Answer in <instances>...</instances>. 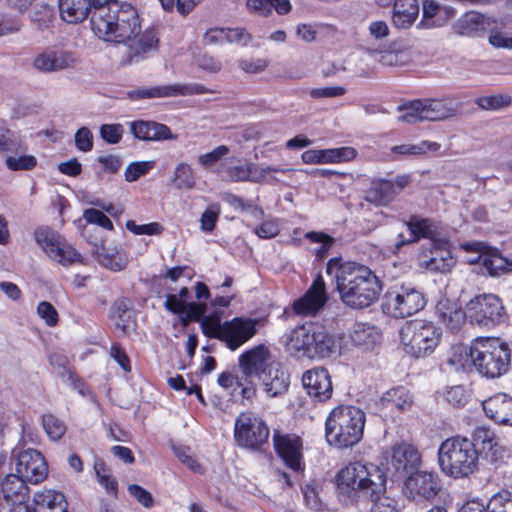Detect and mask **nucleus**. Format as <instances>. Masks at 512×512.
I'll return each mask as SVG.
<instances>
[{
	"label": "nucleus",
	"instance_id": "nucleus-22",
	"mask_svg": "<svg viewBox=\"0 0 512 512\" xmlns=\"http://www.w3.org/2000/svg\"><path fill=\"white\" fill-rule=\"evenodd\" d=\"M328 295L322 276H318L306 293L293 303V311L301 316H313L326 304Z\"/></svg>",
	"mask_w": 512,
	"mask_h": 512
},
{
	"label": "nucleus",
	"instance_id": "nucleus-6",
	"mask_svg": "<svg viewBox=\"0 0 512 512\" xmlns=\"http://www.w3.org/2000/svg\"><path fill=\"white\" fill-rule=\"evenodd\" d=\"M479 452L466 437H451L444 440L438 449L441 471L454 479L465 478L478 469Z\"/></svg>",
	"mask_w": 512,
	"mask_h": 512
},
{
	"label": "nucleus",
	"instance_id": "nucleus-49",
	"mask_svg": "<svg viewBox=\"0 0 512 512\" xmlns=\"http://www.w3.org/2000/svg\"><path fill=\"white\" fill-rule=\"evenodd\" d=\"M201 328L204 335L210 338H216L222 341V335L224 330V323H221V318L218 315L202 316Z\"/></svg>",
	"mask_w": 512,
	"mask_h": 512
},
{
	"label": "nucleus",
	"instance_id": "nucleus-58",
	"mask_svg": "<svg viewBox=\"0 0 512 512\" xmlns=\"http://www.w3.org/2000/svg\"><path fill=\"white\" fill-rule=\"evenodd\" d=\"M306 238L310 239L312 242L321 244V246L315 250V254L318 259H323L327 256L328 251L334 242L332 237L321 232H308L306 234Z\"/></svg>",
	"mask_w": 512,
	"mask_h": 512
},
{
	"label": "nucleus",
	"instance_id": "nucleus-47",
	"mask_svg": "<svg viewBox=\"0 0 512 512\" xmlns=\"http://www.w3.org/2000/svg\"><path fill=\"white\" fill-rule=\"evenodd\" d=\"M371 501L370 512H399L396 499L385 492L368 497Z\"/></svg>",
	"mask_w": 512,
	"mask_h": 512
},
{
	"label": "nucleus",
	"instance_id": "nucleus-52",
	"mask_svg": "<svg viewBox=\"0 0 512 512\" xmlns=\"http://www.w3.org/2000/svg\"><path fill=\"white\" fill-rule=\"evenodd\" d=\"M484 512H512V497L504 491L495 494L484 507Z\"/></svg>",
	"mask_w": 512,
	"mask_h": 512
},
{
	"label": "nucleus",
	"instance_id": "nucleus-31",
	"mask_svg": "<svg viewBox=\"0 0 512 512\" xmlns=\"http://www.w3.org/2000/svg\"><path fill=\"white\" fill-rule=\"evenodd\" d=\"M130 131L135 138L143 141L174 140L177 138L167 125L155 121L138 120L131 122Z\"/></svg>",
	"mask_w": 512,
	"mask_h": 512
},
{
	"label": "nucleus",
	"instance_id": "nucleus-29",
	"mask_svg": "<svg viewBox=\"0 0 512 512\" xmlns=\"http://www.w3.org/2000/svg\"><path fill=\"white\" fill-rule=\"evenodd\" d=\"M422 112L426 121H444L456 116L458 105L455 100L450 97L442 98H425L421 99Z\"/></svg>",
	"mask_w": 512,
	"mask_h": 512
},
{
	"label": "nucleus",
	"instance_id": "nucleus-54",
	"mask_svg": "<svg viewBox=\"0 0 512 512\" xmlns=\"http://www.w3.org/2000/svg\"><path fill=\"white\" fill-rule=\"evenodd\" d=\"M43 427L52 440H59L66 432V425L63 421L53 415L43 416Z\"/></svg>",
	"mask_w": 512,
	"mask_h": 512
},
{
	"label": "nucleus",
	"instance_id": "nucleus-12",
	"mask_svg": "<svg viewBox=\"0 0 512 512\" xmlns=\"http://www.w3.org/2000/svg\"><path fill=\"white\" fill-rule=\"evenodd\" d=\"M424 295L411 285H396L384 297V311L395 318L409 317L425 306Z\"/></svg>",
	"mask_w": 512,
	"mask_h": 512
},
{
	"label": "nucleus",
	"instance_id": "nucleus-60",
	"mask_svg": "<svg viewBox=\"0 0 512 512\" xmlns=\"http://www.w3.org/2000/svg\"><path fill=\"white\" fill-rule=\"evenodd\" d=\"M37 315L44 320L49 327H54L58 323V312L50 302H40L37 306Z\"/></svg>",
	"mask_w": 512,
	"mask_h": 512
},
{
	"label": "nucleus",
	"instance_id": "nucleus-44",
	"mask_svg": "<svg viewBox=\"0 0 512 512\" xmlns=\"http://www.w3.org/2000/svg\"><path fill=\"white\" fill-rule=\"evenodd\" d=\"M111 318L115 326L126 333L131 328V312L125 299L118 300L114 303L111 311Z\"/></svg>",
	"mask_w": 512,
	"mask_h": 512
},
{
	"label": "nucleus",
	"instance_id": "nucleus-37",
	"mask_svg": "<svg viewBox=\"0 0 512 512\" xmlns=\"http://www.w3.org/2000/svg\"><path fill=\"white\" fill-rule=\"evenodd\" d=\"M350 338L354 345L368 350L381 341V333L375 326L359 322L351 328Z\"/></svg>",
	"mask_w": 512,
	"mask_h": 512
},
{
	"label": "nucleus",
	"instance_id": "nucleus-59",
	"mask_svg": "<svg viewBox=\"0 0 512 512\" xmlns=\"http://www.w3.org/2000/svg\"><path fill=\"white\" fill-rule=\"evenodd\" d=\"M220 214V206L218 204L210 205L201 215L200 227L204 232H211L215 228L218 216Z\"/></svg>",
	"mask_w": 512,
	"mask_h": 512
},
{
	"label": "nucleus",
	"instance_id": "nucleus-36",
	"mask_svg": "<svg viewBox=\"0 0 512 512\" xmlns=\"http://www.w3.org/2000/svg\"><path fill=\"white\" fill-rule=\"evenodd\" d=\"M441 321L451 330H458L468 319L467 306L462 310L457 303L450 300H441L436 306Z\"/></svg>",
	"mask_w": 512,
	"mask_h": 512
},
{
	"label": "nucleus",
	"instance_id": "nucleus-9",
	"mask_svg": "<svg viewBox=\"0 0 512 512\" xmlns=\"http://www.w3.org/2000/svg\"><path fill=\"white\" fill-rule=\"evenodd\" d=\"M277 362L271 361L269 349L264 345H258L239 356V367L242 377L238 380L241 394L245 399H251L256 394L254 379L263 375L270 366Z\"/></svg>",
	"mask_w": 512,
	"mask_h": 512
},
{
	"label": "nucleus",
	"instance_id": "nucleus-8",
	"mask_svg": "<svg viewBox=\"0 0 512 512\" xmlns=\"http://www.w3.org/2000/svg\"><path fill=\"white\" fill-rule=\"evenodd\" d=\"M477 371L487 378L505 374L510 366V349L499 338H480L474 342Z\"/></svg>",
	"mask_w": 512,
	"mask_h": 512
},
{
	"label": "nucleus",
	"instance_id": "nucleus-57",
	"mask_svg": "<svg viewBox=\"0 0 512 512\" xmlns=\"http://www.w3.org/2000/svg\"><path fill=\"white\" fill-rule=\"evenodd\" d=\"M5 163L7 168L12 171L31 170L36 166L37 160L32 155L8 156Z\"/></svg>",
	"mask_w": 512,
	"mask_h": 512
},
{
	"label": "nucleus",
	"instance_id": "nucleus-15",
	"mask_svg": "<svg viewBox=\"0 0 512 512\" xmlns=\"http://www.w3.org/2000/svg\"><path fill=\"white\" fill-rule=\"evenodd\" d=\"M34 236L37 244L52 260L62 265L80 261V254L52 229L38 228Z\"/></svg>",
	"mask_w": 512,
	"mask_h": 512
},
{
	"label": "nucleus",
	"instance_id": "nucleus-20",
	"mask_svg": "<svg viewBox=\"0 0 512 512\" xmlns=\"http://www.w3.org/2000/svg\"><path fill=\"white\" fill-rule=\"evenodd\" d=\"M258 323L257 319L247 317H235L225 321L222 342L230 350H236L256 334Z\"/></svg>",
	"mask_w": 512,
	"mask_h": 512
},
{
	"label": "nucleus",
	"instance_id": "nucleus-45",
	"mask_svg": "<svg viewBox=\"0 0 512 512\" xmlns=\"http://www.w3.org/2000/svg\"><path fill=\"white\" fill-rule=\"evenodd\" d=\"M440 147V144L437 142L425 140L418 144L396 145L391 148V151L401 155H422L428 151L436 152Z\"/></svg>",
	"mask_w": 512,
	"mask_h": 512
},
{
	"label": "nucleus",
	"instance_id": "nucleus-56",
	"mask_svg": "<svg viewBox=\"0 0 512 512\" xmlns=\"http://www.w3.org/2000/svg\"><path fill=\"white\" fill-rule=\"evenodd\" d=\"M154 167V161H138L130 163L125 170V179L129 182L136 181L147 174Z\"/></svg>",
	"mask_w": 512,
	"mask_h": 512
},
{
	"label": "nucleus",
	"instance_id": "nucleus-16",
	"mask_svg": "<svg viewBox=\"0 0 512 512\" xmlns=\"http://www.w3.org/2000/svg\"><path fill=\"white\" fill-rule=\"evenodd\" d=\"M441 490V480L436 473L416 471L410 474L403 487L405 496L416 503L433 500Z\"/></svg>",
	"mask_w": 512,
	"mask_h": 512
},
{
	"label": "nucleus",
	"instance_id": "nucleus-24",
	"mask_svg": "<svg viewBox=\"0 0 512 512\" xmlns=\"http://www.w3.org/2000/svg\"><path fill=\"white\" fill-rule=\"evenodd\" d=\"M466 249H475L479 255L477 258H469L468 263L483 265L491 276H498L512 269V263L495 251H491L482 242L466 243Z\"/></svg>",
	"mask_w": 512,
	"mask_h": 512
},
{
	"label": "nucleus",
	"instance_id": "nucleus-23",
	"mask_svg": "<svg viewBox=\"0 0 512 512\" xmlns=\"http://www.w3.org/2000/svg\"><path fill=\"white\" fill-rule=\"evenodd\" d=\"M77 58L74 53L64 50L44 51L33 59L32 66L41 73H53L74 68Z\"/></svg>",
	"mask_w": 512,
	"mask_h": 512
},
{
	"label": "nucleus",
	"instance_id": "nucleus-51",
	"mask_svg": "<svg viewBox=\"0 0 512 512\" xmlns=\"http://www.w3.org/2000/svg\"><path fill=\"white\" fill-rule=\"evenodd\" d=\"M476 103L485 110H498L509 107L512 103V98L508 94H496L480 97Z\"/></svg>",
	"mask_w": 512,
	"mask_h": 512
},
{
	"label": "nucleus",
	"instance_id": "nucleus-19",
	"mask_svg": "<svg viewBox=\"0 0 512 512\" xmlns=\"http://www.w3.org/2000/svg\"><path fill=\"white\" fill-rule=\"evenodd\" d=\"M16 472L27 482L38 484L46 478L48 467L39 451L26 449L17 456Z\"/></svg>",
	"mask_w": 512,
	"mask_h": 512
},
{
	"label": "nucleus",
	"instance_id": "nucleus-26",
	"mask_svg": "<svg viewBox=\"0 0 512 512\" xmlns=\"http://www.w3.org/2000/svg\"><path fill=\"white\" fill-rule=\"evenodd\" d=\"M17 474L7 475L1 482V495L8 508L28 506L29 488Z\"/></svg>",
	"mask_w": 512,
	"mask_h": 512
},
{
	"label": "nucleus",
	"instance_id": "nucleus-18",
	"mask_svg": "<svg viewBox=\"0 0 512 512\" xmlns=\"http://www.w3.org/2000/svg\"><path fill=\"white\" fill-rule=\"evenodd\" d=\"M499 21L494 16L470 11L462 15L453 24L456 34L468 37H482L486 32H492L498 27ZM501 26H505L500 22Z\"/></svg>",
	"mask_w": 512,
	"mask_h": 512
},
{
	"label": "nucleus",
	"instance_id": "nucleus-7",
	"mask_svg": "<svg viewBox=\"0 0 512 512\" xmlns=\"http://www.w3.org/2000/svg\"><path fill=\"white\" fill-rule=\"evenodd\" d=\"M403 351L415 358L426 357L434 352L442 338V329L432 321L414 319L402 325L399 331Z\"/></svg>",
	"mask_w": 512,
	"mask_h": 512
},
{
	"label": "nucleus",
	"instance_id": "nucleus-11",
	"mask_svg": "<svg viewBox=\"0 0 512 512\" xmlns=\"http://www.w3.org/2000/svg\"><path fill=\"white\" fill-rule=\"evenodd\" d=\"M284 171L271 166L255 165L235 156L225 158L216 169L217 174L229 182H264L268 180L271 173Z\"/></svg>",
	"mask_w": 512,
	"mask_h": 512
},
{
	"label": "nucleus",
	"instance_id": "nucleus-38",
	"mask_svg": "<svg viewBox=\"0 0 512 512\" xmlns=\"http://www.w3.org/2000/svg\"><path fill=\"white\" fill-rule=\"evenodd\" d=\"M418 13L417 0H395L392 20L395 26L407 28L415 21Z\"/></svg>",
	"mask_w": 512,
	"mask_h": 512
},
{
	"label": "nucleus",
	"instance_id": "nucleus-35",
	"mask_svg": "<svg viewBox=\"0 0 512 512\" xmlns=\"http://www.w3.org/2000/svg\"><path fill=\"white\" fill-rule=\"evenodd\" d=\"M92 10L94 5L91 0H59L60 16L70 24L84 21Z\"/></svg>",
	"mask_w": 512,
	"mask_h": 512
},
{
	"label": "nucleus",
	"instance_id": "nucleus-4",
	"mask_svg": "<svg viewBox=\"0 0 512 512\" xmlns=\"http://www.w3.org/2000/svg\"><path fill=\"white\" fill-rule=\"evenodd\" d=\"M286 352L293 357L325 359L337 352L335 337L318 322H306L285 335Z\"/></svg>",
	"mask_w": 512,
	"mask_h": 512
},
{
	"label": "nucleus",
	"instance_id": "nucleus-64",
	"mask_svg": "<svg viewBox=\"0 0 512 512\" xmlns=\"http://www.w3.org/2000/svg\"><path fill=\"white\" fill-rule=\"evenodd\" d=\"M75 146L82 152H89L93 148V135L88 127H81L74 135Z\"/></svg>",
	"mask_w": 512,
	"mask_h": 512
},
{
	"label": "nucleus",
	"instance_id": "nucleus-5",
	"mask_svg": "<svg viewBox=\"0 0 512 512\" xmlns=\"http://www.w3.org/2000/svg\"><path fill=\"white\" fill-rule=\"evenodd\" d=\"M366 415L352 405L334 408L325 422V436L329 445L339 449L356 445L363 437Z\"/></svg>",
	"mask_w": 512,
	"mask_h": 512
},
{
	"label": "nucleus",
	"instance_id": "nucleus-50",
	"mask_svg": "<svg viewBox=\"0 0 512 512\" xmlns=\"http://www.w3.org/2000/svg\"><path fill=\"white\" fill-rule=\"evenodd\" d=\"M94 470L99 484L112 496L117 495L118 484L117 481L108 473L104 462L96 461Z\"/></svg>",
	"mask_w": 512,
	"mask_h": 512
},
{
	"label": "nucleus",
	"instance_id": "nucleus-30",
	"mask_svg": "<svg viewBox=\"0 0 512 512\" xmlns=\"http://www.w3.org/2000/svg\"><path fill=\"white\" fill-rule=\"evenodd\" d=\"M266 395L270 398L278 397L287 392L290 379L288 373L281 367L280 363L273 364L270 369L257 379Z\"/></svg>",
	"mask_w": 512,
	"mask_h": 512
},
{
	"label": "nucleus",
	"instance_id": "nucleus-10",
	"mask_svg": "<svg viewBox=\"0 0 512 512\" xmlns=\"http://www.w3.org/2000/svg\"><path fill=\"white\" fill-rule=\"evenodd\" d=\"M468 320L479 327L491 329L507 319L502 299L496 294L484 293L467 303Z\"/></svg>",
	"mask_w": 512,
	"mask_h": 512
},
{
	"label": "nucleus",
	"instance_id": "nucleus-42",
	"mask_svg": "<svg viewBox=\"0 0 512 512\" xmlns=\"http://www.w3.org/2000/svg\"><path fill=\"white\" fill-rule=\"evenodd\" d=\"M386 406L395 407L400 411L410 409L414 403L413 396L405 387H396L388 390L382 397Z\"/></svg>",
	"mask_w": 512,
	"mask_h": 512
},
{
	"label": "nucleus",
	"instance_id": "nucleus-3",
	"mask_svg": "<svg viewBox=\"0 0 512 512\" xmlns=\"http://www.w3.org/2000/svg\"><path fill=\"white\" fill-rule=\"evenodd\" d=\"M335 485L340 497L354 499L360 494L370 497L386 491L387 476L376 464L353 461L337 472Z\"/></svg>",
	"mask_w": 512,
	"mask_h": 512
},
{
	"label": "nucleus",
	"instance_id": "nucleus-13",
	"mask_svg": "<svg viewBox=\"0 0 512 512\" xmlns=\"http://www.w3.org/2000/svg\"><path fill=\"white\" fill-rule=\"evenodd\" d=\"M234 436L238 445L256 449L266 443L269 429L254 413L243 412L235 421Z\"/></svg>",
	"mask_w": 512,
	"mask_h": 512
},
{
	"label": "nucleus",
	"instance_id": "nucleus-17",
	"mask_svg": "<svg viewBox=\"0 0 512 512\" xmlns=\"http://www.w3.org/2000/svg\"><path fill=\"white\" fill-rule=\"evenodd\" d=\"M273 443L277 454L289 469L295 472L304 469L303 442L299 436L275 432Z\"/></svg>",
	"mask_w": 512,
	"mask_h": 512
},
{
	"label": "nucleus",
	"instance_id": "nucleus-21",
	"mask_svg": "<svg viewBox=\"0 0 512 512\" xmlns=\"http://www.w3.org/2000/svg\"><path fill=\"white\" fill-rule=\"evenodd\" d=\"M207 92L208 89L201 84H169L133 90L128 93V96L131 99H150L176 97L179 95H195Z\"/></svg>",
	"mask_w": 512,
	"mask_h": 512
},
{
	"label": "nucleus",
	"instance_id": "nucleus-48",
	"mask_svg": "<svg viewBox=\"0 0 512 512\" xmlns=\"http://www.w3.org/2000/svg\"><path fill=\"white\" fill-rule=\"evenodd\" d=\"M422 106L421 99L409 102L406 105L399 106V110L403 111V114L399 116V121L407 124H415L418 122L426 121L424 119V112L420 109Z\"/></svg>",
	"mask_w": 512,
	"mask_h": 512
},
{
	"label": "nucleus",
	"instance_id": "nucleus-40",
	"mask_svg": "<svg viewBox=\"0 0 512 512\" xmlns=\"http://www.w3.org/2000/svg\"><path fill=\"white\" fill-rule=\"evenodd\" d=\"M100 263L113 271L123 270L128 264V256L123 249L102 245L97 249Z\"/></svg>",
	"mask_w": 512,
	"mask_h": 512
},
{
	"label": "nucleus",
	"instance_id": "nucleus-32",
	"mask_svg": "<svg viewBox=\"0 0 512 512\" xmlns=\"http://www.w3.org/2000/svg\"><path fill=\"white\" fill-rule=\"evenodd\" d=\"M420 460V453L414 446L400 443L392 447L389 463L395 471L404 472L416 468Z\"/></svg>",
	"mask_w": 512,
	"mask_h": 512
},
{
	"label": "nucleus",
	"instance_id": "nucleus-28",
	"mask_svg": "<svg viewBox=\"0 0 512 512\" xmlns=\"http://www.w3.org/2000/svg\"><path fill=\"white\" fill-rule=\"evenodd\" d=\"M357 151L353 147L330 149H310L302 153V160L307 164L340 163L353 160Z\"/></svg>",
	"mask_w": 512,
	"mask_h": 512
},
{
	"label": "nucleus",
	"instance_id": "nucleus-33",
	"mask_svg": "<svg viewBox=\"0 0 512 512\" xmlns=\"http://www.w3.org/2000/svg\"><path fill=\"white\" fill-rule=\"evenodd\" d=\"M470 441L474 444L479 454L492 461L496 460L501 452L497 436L490 428L482 426L475 428Z\"/></svg>",
	"mask_w": 512,
	"mask_h": 512
},
{
	"label": "nucleus",
	"instance_id": "nucleus-61",
	"mask_svg": "<svg viewBox=\"0 0 512 512\" xmlns=\"http://www.w3.org/2000/svg\"><path fill=\"white\" fill-rule=\"evenodd\" d=\"M123 132L124 129L121 124H103L100 127L101 138L109 144L120 142Z\"/></svg>",
	"mask_w": 512,
	"mask_h": 512
},
{
	"label": "nucleus",
	"instance_id": "nucleus-27",
	"mask_svg": "<svg viewBox=\"0 0 512 512\" xmlns=\"http://www.w3.org/2000/svg\"><path fill=\"white\" fill-rule=\"evenodd\" d=\"M488 418L500 425L512 426V397L506 393L495 394L482 403Z\"/></svg>",
	"mask_w": 512,
	"mask_h": 512
},
{
	"label": "nucleus",
	"instance_id": "nucleus-41",
	"mask_svg": "<svg viewBox=\"0 0 512 512\" xmlns=\"http://www.w3.org/2000/svg\"><path fill=\"white\" fill-rule=\"evenodd\" d=\"M33 512H51L57 506L67 503L65 496L58 491L45 489L37 492L33 498Z\"/></svg>",
	"mask_w": 512,
	"mask_h": 512
},
{
	"label": "nucleus",
	"instance_id": "nucleus-2",
	"mask_svg": "<svg viewBox=\"0 0 512 512\" xmlns=\"http://www.w3.org/2000/svg\"><path fill=\"white\" fill-rule=\"evenodd\" d=\"M326 272L336 281L341 301L353 309H363L375 303L382 285L376 274L367 266L356 262H342L339 258L328 261Z\"/></svg>",
	"mask_w": 512,
	"mask_h": 512
},
{
	"label": "nucleus",
	"instance_id": "nucleus-46",
	"mask_svg": "<svg viewBox=\"0 0 512 512\" xmlns=\"http://www.w3.org/2000/svg\"><path fill=\"white\" fill-rule=\"evenodd\" d=\"M173 183L174 188L179 190H190L194 188L195 177L188 164L181 163L176 167Z\"/></svg>",
	"mask_w": 512,
	"mask_h": 512
},
{
	"label": "nucleus",
	"instance_id": "nucleus-34",
	"mask_svg": "<svg viewBox=\"0 0 512 512\" xmlns=\"http://www.w3.org/2000/svg\"><path fill=\"white\" fill-rule=\"evenodd\" d=\"M167 310L175 314H184L182 322L186 325L190 320H199L206 312V304L204 303H186L176 294H169L165 300Z\"/></svg>",
	"mask_w": 512,
	"mask_h": 512
},
{
	"label": "nucleus",
	"instance_id": "nucleus-25",
	"mask_svg": "<svg viewBox=\"0 0 512 512\" xmlns=\"http://www.w3.org/2000/svg\"><path fill=\"white\" fill-rule=\"evenodd\" d=\"M302 383L307 393L318 401H326L332 396V381L326 368L317 367L306 371Z\"/></svg>",
	"mask_w": 512,
	"mask_h": 512
},
{
	"label": "nucleus",
	"instance_id": "nucleus-62",
	"mask_svg": "<svg viewBox=\"0 0 512 512\" xmlns=\"http://www.w3.org/2000/svg\"><path fill=\"white\" fill-rule=\"evenodd\" d=\"M83 217L88 223L97 224L107 230L113 229V224L110 219L99 209H86L83 213Z\"/></svg>",
	"mask_w": 512,
	"mask_h": 512
},
{
	"label": "nucleus",
	"instance_id": "nucleus-43",
	"mask_svg": "<svg viewBox=\"0 0 512 512\" xmlns=\"http://www.w3.org/2000/svg\"><path fill=\"white\" fill-rule=\"evenodd\" d=\"M403 227L406 228L407 232L415 237V242L420 238H429L434 233L433 225L430 220L412 216L409 221L404 222Z\"/></svg>",
	"mask_w": 512,
	"mask_h": 512
},
{
	"label": "nucleus",
	"instance_id": "nucleus-1",
	"mask_svg": "<svg viewBox=\"0 0 512 512\" xmlns=\"http://www.w3.org/2000/svg\"><path fill=\"white\" fill-rule=\"evenodd\" d=\"M91 30L100 39L128 43L127 63H138L159 47L158 32L154 27L141 31L136 9L130 4L102 8L90 18Z\"/></svg>",
	"mask_w": 512,
	"mask_h": 512
},
{
	"label": "nucleus",
	"instance_id": "nucleus-53",
	"mask_svg": "<svg viewBox=\"0 0 512 512\" xmlns=\"http://www.w3.org/2000/svg\"><path fill=\"white\" fill-rule=\"evenodd\" d=\"M229 152H230V148L228 146H226V145L217 146L212 151L205 153V154H201L198 157V163L206 169H211L218 162L221 163L225 159V157L229 154Z\"/></svg>",
	"mask_w": 512,
	"mask_h": 512
},
{
	"label": "nucleus",
	"instance_id": "nucleus-63",
	"mask_svg": "<svg viewBox=\"0 0 512 512\" xmlns=\"http://www.w3.org/2000/svg\"><path fill=\"white\" fill-rule=\"evenodd\" d=\"M23 23L19 18L0 15V37L19 33Z\"/></svg>",
	"mask_w": 512,
	"mask_h": 512
},
{
	"label": "nucleus",
	"instance_id": "nucleus-39",
	"mask_svg": "<svg viewBox=\"0 0 512 512\" xmlns=\"http://www.w3.org/2000/svg\"><path fill=\"white\" fill-rule=\"evenodd\" d=\"M447 362L455 371H470L476 367L474 344L454 346Z\"/></svg>",
	"mask_w": 512,
	"mask_h": 512
},
{
	"label": "nucleus",
	"instance_id": "nucleus-14",
	"mask_svg": "<svg viewBox=\"0 0 512 512\" xmlns=\"http://www.w3.org/2000/svg\"><path fill=\"white\" fill-rule=\"evenodd\" d=\"M417 261L420 267L433 273H447L456 263L447 242L439 239H429L423 244Z\"/></svg>",
	"mask_w": 512,
	"mask_h": 512
},
{
	"label": "nucleus",
	"instance_id": "nucleus-55",
	"mask_svg": "<svg viewBox=\"0 0 512 512\" xmlns=\"http://www.w3.org/2000/svg\"><path fill=\"white\" fill-rule=\"evenodd\" d=\"M411 182V176L403 174L395 177V179H379L376 185L379 192H388L394 190H403L409 186Z\"/></svg>",
	"mask_w": 512,
	"mask_h": 512
}]
</instances>
